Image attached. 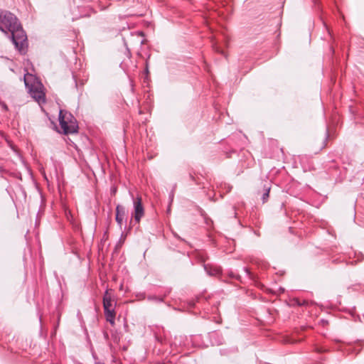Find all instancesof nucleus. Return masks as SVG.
<instances>
[{
  "mask_svg": "<svg viewBox=\"0 0 364 364\" xmlns=\"http://www.w3.org/2000/svg\"><path fill=\"white\" fill-rule=\"evenodd\" d=\"M24 86L28 89L31 97L39 105L46 103V94L43 91V85L36 75L24 71Z\"/></svg>",
  "mask_w": 364,
  "mask_h": 364,
  "instance_id": "f03ea898",
  "label": "nucleus"
},
{
  "mask_svg": "<svg viewBox=\"0 0 364 364\" xmlns=\"http://www.w3.org/2000/svg\"><path fill=\"white\" fill-rule=\"evenodd\" d=\"M149 300H151V299H156V300H159V301H162V299H157L156 298L151 297V296L149 297Z\"/></svg>",
  "mask_w": 364,
  "mask_h": 364,
  "instance_id": "1a4fd4ad",
  "label": "nucleus"
},
{
  "mask_svg": "<svg viewBox=\"0 0 364 364\" xmlns=\"http://www.w3.org/2000/svg\"><path fill=\"white\" fill-rule=\"evenodd\" d=\"M243 269L245 271L247 274H248V275L250 274L249 270L246 267H244Z\"/></svg>",
  "mask_w": 364,
  "mask_h": 364,
  "instance_id": "9b49d317",
  "label": "nucleus"
},
{
  "mask_svg": "<svg viewBox=\"0 0 364 364\" xmlns=\"http://www.w3.org/2000/svg\"><path fill=\"white\" fill-rule=\"evenodd\" d=\"M59 124L65 134L77 132L78 125L77 120L73 114L68 112L60 110Z\"/></svg>",
  "mask_w": 364,
  "mask_h": 364,
  "instance_id": "7ed1b4c3",
  "label": "nucleus"
},
{
  "mask_svg": "<svg viewBox=\"0 0 364 364\" xmlns=\"http://www.w3.org/2000/svg\"><path fill=\"white\" fill-rule=\"evenodd\" d=\"M124 215L125 208L123 206L118 205L116 208L115 220L119 226H122V225Z\"/></svg>",
  "mask_w": 364,
  "mask_h": 364,
  "instance_id": "423d86ee",
  "label": "nucleus"
},
{
  "mask_svg": "<svg viewBox=\"0 0 364 364\" xmlns=\"http://www.w3.org/2000/svg\"><path fill=\"white\" fill-rule=\"evenodd\" d=\"M205 270L210 276H217L220 274L221 269L219 267H211L208 265L204 266Z\"/></svg>",
  "mask_w": 364,
  "mask_h": 364,
  "instance_id": "0eeeda50",
  "label": "nucleus"
},
{
  "mask_svg": "<svg viewBox=\"0 0 364 364\" xmlns=\"http://www.w3.org/2000/svg\"><path fill=\"white\" fill-rule=\"evenodd\" d=\"M103 307H104L106 320L109 323H110V324L114 325V319H115V311H114V308L113 306V301L112 300V296L108 293L107 290L105 292V294L103 296Z\"/></svg>",
  "mask_w": 364,
  "mask_h": 364,
  "instance_id": "20e7f679",
  "label": "nucleus"
},
{
  "mask_svg": "<svg viewBox=\"0 0 364 364\" xmlns=\"http://www.w3.org/2000/svg\"><path fill=\"white\" fill-rule=\"evenodd\" d=\"M132 198L133 199V205L134 210L133 216L134 220L136 223H139L141 218L144 215V208L142 205L141 198L140 196H137L136 198H134L133 195H132Z\"/></svg>",
  "mask_w": 364,
  "mask_h": 364,
  "instance_id": "39448f33",
  "label": "nucleus"
},
{
  "mask_svg": "<svg viewBox=\"0 0 364 364\" xmlns=\"http://www.w3.org/2000/svg\"><path fill=\"white\" fill-rule=\"evenodd\" d=\"M214 49H215V50L216 52H218V53H223V51H220V50H219V48H216V47H214Z\"/></svg>",
  "mask_w": 364,
  "mask_h": 364,
  "instance_id": "9d476101",
  "label": "nucleus"
},
{
  "mask_svg": "<svg viewBox=\"0 0 364 364\" xmlns=\"http://www.w3.org/2000/svg\"><path fill=\"white\" fill-rule=\"evenodd\" d=\"M26 170L28 171V173L31 176V169L29 168H26Z\"/></svg>",
  "mask_w": 364,
  "mask_h": 364,
  "instance_id": "ddd939ff",
  "label": "nucleus"
},
{
  "mask_svg": "<svg viewBox=\"0 0 364 364\" xmlns=\"http://www.w3.org/2000/svg\"><path fill=\"white\" fill-rule=\"evenodd\" d=\"M270 188L267 187L264 188V193L262 195V199L263 203H265L268 198H269V193Z\"/></svg>",
  "mask_w": 364,
  "mask_h": 364,
  "instance_id": "6e6552de",
  "label": "nucleus"
},
{
  "mask_svg": "<svg viewBox=\"0 0 364 364\" xmlns=\"http://www.w3.org/2000/svg\"><path fill=\"white\" fill-rule=\"evenodd\" d=\"M26 41H27V36L26 34H24V39H23L24 45L26 44Z\"/></svg>",
  "mask_w": 364,
  "mask_h": 364,
  "instance_id": "f8f14e48",
  "label": "nucleus"
},
{
  "mask_svg": "<svg viewBox=\"0 0 364 364\" xmlns=\"http://www.w3.org/2000/svg\"><path fill=\"white\" fill-rule=\"evenodd\" d=\"M95 364H105V363H102V362H95Z\"/></svg>",
  "mask_w": 364,
  "mask_h": 364,
  "instance_id": "4468645a",
  "label": "nucleus"
},
{
  "mask_svg": "<svg viewBox=\"0 0 364 364\" xmlns=\"http://www.w3.org/2000/svg\"><path fill=\"white\" fill-rule=\"evenodd\" d=\"M0 31L11 33V39L15 47L21 51L23 49V28L17 18L9 11L0 9Z\"/></svg>",
  "mask_w": 364,
  "mask_h": 364,
  "instance_id": "f257e3e1",
  "label": "nucleus"
}]
</instances>
